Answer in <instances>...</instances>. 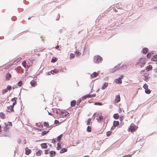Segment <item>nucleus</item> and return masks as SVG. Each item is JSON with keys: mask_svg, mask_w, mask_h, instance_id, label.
<instances>
[{"mask_svg": "<svg viewBox=\"0 0 157 157\" xmlns=\"http://www.w3.org/2000/svg\"><path fill=\"white\" fill-rule=\"evenodd\" d=\"M56 113L60 117H65L66 116L69 115V113L67 111L65 110L62 111L59 109H57Z\"/></svg>", "mask_w": 157, "mask_h": 157, "instance_id": "nucleus-1", "label": "nucleus"}, {"mask_svg": "<svg viewBox=\"0 0 157 157\" xmlns=\"http://www.w3.org/2000/svg\"><path fill=\"white\" fill-rule=\"evenodd\" d=\"M146 59L145 58H140L137 62L136 64L138 65L141 67L144 66L145 64Z\"/></svg>", "mask_w": 157, "mask_h": 157, "instance_id": "nucleus-2", "label": "nucleus"}, {"mask_svg": "<svg viewBox=\"0 0 157 157\" xmlns=\"http://www.w3.org/2000/svg\"><path fill=\"white\" fill-rule=\"evenodd\" d=\"M102 58L99 55H96L94 57V61L96 63H99L102 61Z\"/></svg>", "mask_w": 157, "mask_h": 157, "instance_id": "nucleus-3", "label": "nucleus"}, {"mask_svg": "<svg viewBox=\"0 0 157 157\" xmlns=\"http://www.w3.org/2000/svg\"><path fill=\"white\" fill-rule=\"evenodd\" d=\"M5 126L4 127L3 129L5 131H9V129L10 128V127L12 126V123L9 121L5 123Z\"/></svg>", "mask_w": 157, "mask_h": 157, "instance_id": "nucleus-4", "label": "nucleus"}, {"mask_svg": "<svg viewBox=\"0 0 157 157\" xmlns=\"http://www.w3.org/2000/svg\"><path fill=\"white\" fill-rule=\"evenodd\" d=\"M129 131L132 132H134L137 129L136 127H135V125L133 124H131L128 129Z\"/></svg>", "mask_w": 157, "mask_h": 157, "instance_id": "nucleus-5", "label": "nucleus"}, {"mask_svg": "<svg viewBox=\"0 0 157 157\" xmlns=\"http://www.w3.org/2000/svg\"><path fill=\"white\" fill-rule=\"evenodd\" d=\"M120 67V65L119 64H118L114 68H111L110 69V72L111 73H113L116 71H117Z\"/></svg>", "mask_w": 157, "mask_h": 157, "instance_id": "nucleus-6", "label": "nucleus"}, {"mask_svg": "<svg viewBox=\"0 0 157 157\" xmlns=\"http://www.w3.org/2000/svg\"><path fill=\"white\" fill-rule=\"evenodd\" d=\"M95 96H96L95 94H92V95L89 94H86V95H85L83 96L82 97V99L84 100L86 99L87 98H91L93 97H95Z\"/></svg>", "mask_w": 157, "mask_h": 157, "instance_id": "nucleus-7", "label": "nucleus"}, {"mask_svg": "<svg viewBox=\"0 0 157 157\" xmlns=\"http://www.w3.org/2000/svg\"><path fill=\"white\" fill-rule=\"evenodd\" d=\"M143 76L144 77V78H143V79L146 81L147 80L150 78V77L149 76V74L148 73H144Z\"/></svg>", "mask_w": 157, "mask_h": 157, "instance_id": "nucleus-8", "label": "nucleus"}, {"mask_svg": "<svg viewBox=\"0 0 157 157\" xmlns=\"http://www.w3.org/2000/svg\"><path fill=\"white\" fill-rule=\"evenodd\" d=\"M121 100V98L120 95L118 94L115 97L114 101L115 103H117L119 102Z\"/></svg>", "mask_w": 157, "mask_h": 157, "instance_id": "nucleus-9", "label": "nucleus"}, {"mask_svg": "<svg viewBox=\"0 0 157 157\" xmlns=\"http://www.w3.org/2000/svg\"><path fill=\"white\" fill-rule=\"evenodd\" d=\"M11 77L12 75L11 74L9 73H8L6 75L5 79L6 80L8 81L10 80Z\"/></svg>", "mask_w": 157, "mask_h": 157, "instance_id": "nucleus-10", "label": "nucleus"}, {"mask_svg": "<svg viewBox=\"0 0 157 157\" xmlns=\"http://www.w3.org/2000/svg\"><path fill=\"white\" fill-rule=\"evenodd\" d=\"M99 75L98 73H97L95 72H94L93 74H91L90 75V76L91 78H94L96 77Z\"/></svg>", "mask_w": 157, "mask_h": 157, "instance_id": "nucleus-11", "label": "nucleus"}, {"mask_svg": "<svg viewBox=\"0 0 157 157\" xmlns=\"http://www.w3.org/2000/svg\"><path fill=\"white\" fill-rule=\"evenodd\" d=\"M50 157H53L56 154V152L55 151H51L49 152Z\"/></svg>", "mask_w": 157, "mask_h": 157, "instance_id": "nucleus-12", "label": "nucleus"}, {"mask_svg": "<svg viewBox=\"0 0 157 157\" xmlns=\"http://www.w3.org/2000/svg\"><path fill=\"white\" fill-rule=\"evenodd\" d=\"M121 78L120 77L118 79H116L115 80V81L117 83L121 84L122 83V81L121 79L122 78V76H121Z\"/></svg>", "mask_w": 157, "mask_h": 157, "instance_id": "nucleus-13", "label": "nucleus"}, {"mask_svg": "<svg viewBox=\"0 0 157 157\" xmlns=\"http://www.w3.org/2000/svg\"><path fill=\"white\" fill-rule=\"evenodd\" d=\"M30 84L32 86L35 87L37 85L36 82L34 80H33L30 82Z\"/></svg>", "mask_w": 157, "mask_h": 157, "instance_id": "nucleus-14", "label": "nucleus"}, {"mask_svg": "<svg viewBox=\"0 0 157 157\" xmlns=\"http://www.w3.org/2000/svg\"><path fill=\"white\" fill-rule=\"evenodd\" d=\"M62 144V143L59 142L57 143V147L56 149L57 150H59L61 149V146Z\"/></svg>", "mask_w": 157, "mask_h": 157, "instance_id": "nucleus-15", "label": "nucleus"}, {"mask_svg": "<svg viewBox=\"0 0 157 157\" xmlns=\"http://www.w3.org/2000/svg\"><path fill=\"white\" fill-rule=\"evenodd\" d=\"M13 107H13V105H10V106H9L7 108H8V109L9 110H10V111H9V112H13L14 111V110L13 109Z\"/></svg>", "mask_w": 157, "mask_h": 157, "instance_id": "nucleus-16", "label": "nucleus"}, {"mask_svg": "<svg viewBox=\"0 0 157 157\" xmlns=\"http://www.w3.org/2000/svg\"><path fill=\"white\" fill-rule=\"evenodd\" d=\"M41 146L42 148L43 149L47 148L48 146L46 143H44L41 144Z\"/></svg>", "mask_w": 157, "mask_h": 157, "instance_id": "nucleus-17", "label": "nucleus"}, {"mask_svg": "<svg viewBox=\"0 0 157 157\" xmlns=\"http://www.w3.org/2000/svg\"><path fill=\"white\" fill-rule=\"evenodd\" d=\"M25 154L27 155H29L31 152V150L29 149L28 148H25Z\"/></svg>", "mask_w": 157, "mask_h": 157, "instance_id": "nucleus-18", "label": "nucleus"}, {"mask_svg": "<svg viewBox=\"0 0 157 157\" xmlns=\"http://www.w3.org/2000/svg\"><path fill=\"white\" fill-rule=\"evenodd\" d=\"M151 60L152 61H157V55H155L151 58Z\"/></svg>", "mask_w": 157, "mask_h": 157, "instance_id": "nucleus-19", "label": "nucleus"}, {"mask_svg": "<svg viewBox=\"0 0 157 157\" xmlns=\"http://www.w3.org/2000/svg\"><path fill=\"white\" fill-rule=\"evenodd\" d=\"M108 84L107 82H105L104 83V85L102 86L101 88L102 90H104V89H105L106 88V87L108 86Z\"/></svg>", "mask_w": 157, "mask_h": 157, "instance_id": "nucleus-20", "label": "nucleus"}, {"mask_svg": "<svg viewBox=\"0 0 157 157\" xmlns=\"http://www.w3.org/2000/svg\"><path fill=\"white\" fill-rule=\"evenodd\" d=\"M76 101L75 100H73L71 102V105L72 107L75 106L76 105Z\"/></svg>", "mask_w": 157, "mask_h": 157, "instance_id": "nucleus-21", "label": "nucleus"}, {"mask_svg": "<svg viewBox=\"0 0 157 157\" xmlns=\"http://www.w3.org/2000/svg\"><path fill=\"white\" fill-rule=\"evenodd\" d=\"M26 61L25 60L22 63V65L25 68H26V67L27 68H29V66L28 65H26Z\"/></svg>", "mask_w": 157, "mask_h": 157, "instance_id": "nucleus-22", "label": "nucleus"}, {"mask_svg": "<svg viewBox=\"0 0 157 157\" xmlns=\"http://www.w3.org/2000/svg\"><path fill=\"white\" fill-rule=\"evenodd\" d=\"M67 149L65 148H63L61 149V150L60 151V153H63L65 152H67Z\"/></svg>", "mask_w": 157, "mask_h": 157, "instance_id": "nucleus-23", "label": "nucleus"}, {"mask_svg": "<svg viewBox=\"0 0 157 157\" xmlns=\"http://www.w3.org/2000/svg\"><path fill=\"white\" fill-rule=\"evenodd\" d=\"M50 72L52 74L54 75V73L55 74L58 73L59 72V71L56 69H54L53 70H52Z\"/></svg>", "mask_w": 157, "mask_h": 157, "instance_id": "nucleus-24", "label": "nucleus"}, {"mask_svg": "<svg viewBox=\"0 0 157 157\" xmlns=\"http://www.w3.org/2000/svg\"><path fill=\"white\" fill-rule=\"evenodd\" d=\"M119 121H115L113 122V125L114 127H116V126H118L119 125Z\"/></svg>", "mask_w": 157, "mask_h": 157, "instance_id": "nucleus-25", "label": "nucleus"}, {"mask_svg": "<svg viewBox=\"0 0 157 157\" xmlns=\"http://www.w3.org/2000/svg\"><path fill=\"white\" fill-rule=\"evenodd\" d=\"M0 117L2 119H5L6 117L5 114L2 113H0Z\"/></svg>", "mask_w": 157, "mask_h": 157, "instance_id": "nucleus-26", "label": "nucleus"}, {"mask_svg": "<svg viewBox=\"0 0 157 157\" xmlns=\"http://www.w3.org/2000/svg\"><path fill=\"white\" fill-rule=\"evenodd\" d=\"M42 152V151L41 150H39L36 153V155L37 156H40Z\"/></svg>", "mask_w": 157, "mask_h": 157, "instance_id": "nucleus-27", "label": "nucleus"}, {"mask_svg": "<svg viewBox=\"0 0 157 157\" xmlns=\"http://www.w3.org/2000/svg\"><path fill=\"white\" fill-rule=\"evenodd\" d=\"M152 68V66L151 65H149L147 67H146V70H147V71H149L151 70Z\"/></svg>", "mask_w": 157, "mask_h": 157, "instance_id": "nucleus-28", "label": "nucleus"}, {"mask_svg": "<svg viewBox=\"0 0 157 157\" xmlns=\"http://www.w3.org/2000/svg\"><path fill=\"white\" fill-rule=\"evenodd\" d=\"M148 52V49L147 48H144L143 50V52L144 54H146Z\"/></svg>", "mask_w": 157, "mask_h": 157, "instance_id": "nucleus-29", "label": "nucleus"}, {"mask_svg": "<svg viewBox=\"0 0 157 157\" xmlns=\"http://www.w3.org/2000/svg\"><path fill=\"white\" fill-rule=\"evenodd\" d=\"M57 61V59L55 57H53L52 58L51 62L52 63H55Z\"/></svg>", "mask_w": 157, "mask_h": 157, "instance_id": "nucleus-30", "label": "nucleus"}, {"mask_svg": "<svg viewBox=\"0 0 157 157\" xmlns=\"http://www.w3.org/2000/svg\"><path fill=\"white\" fill-rule=\"evenodd\" d=\"M86 131L88 132H90L91 131V128L90 126H88L87 128Z\"/></svg>", "mask_w": 157, "mask_h": 157, "instance_id": "nucleus-31", "label": "nucleus"}, {"mask_svg": "<svg viewBox=\"0 0 157 157\" xmlns=\"http://www.w3.org/2000/svg\"><path fill=\"white\" fill-rule=\"evenodd\" d=\"M49 131H43L41 132V135L42 136H44Z\"/></svg>", "mask_w": 157, "mask_h": 157, "instance_id": "nucleus-32", "label": "nucleus"}, {"mask_svg": "<svg viewBox=\"0 0 157 157\" xmlns=\"http://www.w3.org/2000/svg\"><path fill=\"white\" fill-rule=\"evenodd\" d=\"M103 118V117L102 116H100L98 117V121H100L101 120H102Z\"/></svg>", "mask_w": 157, "mask_h": 157, "instance_id": "nucleus-33", "label": "nucleus"}, {"mask_svg": "<svg viewBox=\"0 0 157 157\" xmlns=\"http://www.w3.org/2000/svg\"><path fill=\"white\" fill-rule=\"evenodd\" d=\"M113 117L115 119H117L119 117V115L117 114H115L113 115Z\"/></svg>", "mask_w": 157, "mask_h": 157, "instance_id": "nucleus-34", "label": "nucleus"}, {"mask_svg": "<svg viewBox=\"0 0 157 157\" xmlns=\"http://www.w3.org/2000/svg\"><path fill=\"white\" fill-rule=\"evenodd\" d=\"M62 136H63L62 135H59V136H58V138L57 139V140L59 141H60V140H61V139L62 137Z\"/></svg>", "mask_w": 157, "mask_h": 157, "instance_id": "nucleus-35", "label": "nucleus"}, {"mask_svg": "<svg viewBox=\"0 0 157 157\" xmlns=\"http://www.w3.org/2000/svg\"><path fill=\"white\" fill-rule=\"evenodd\" d=\"M151 53H147V58L148 59L150 58L151 56Z\"/></svg>", "mask_w": 157, "mask_h": 157, "instance_id": "nucleus-36", "label": "nucleus"}, {"mask_svg": "<svg viewBox=\"0 0 157 157\" xmlns=\"http://www.w3.org/2000/svg\"><path fill=\"white\" fill-rule=\"evenodd\" d=\"M22 84V81H20L17 83L18 86H21Z\"/></svg>", "mask_w": 157, "mask_h": 157, "instance_id": "nucleus-37", "label": "nucleus"}, {"mask_svg": "<svg viewBox=\"0 0 157 157\" xmlns=\"http://www.w3.org/2000/svg\"><path fill=\"white\" fill-rule=\"evenodd\" d=\"M75 54L78 56H79L81 54V53L79 52L76 51Z\"/></svg>", "mask_w": 157, "mask_h": 157, "instance_id": "nucleus-38", "label": "nucleus"}, {"mask_svg": "<svg viewBox=\"0 0 157 157\" xmlns=\"http://www.w3.org/2000/svg\"><path fill=\"white\" fill-rule=\"evenodd\" d=\"M112 131H109L106 132V135L107 136H109L112 134Z\"/></svg>", "mask_w": 157, "mask_h": 157, "instance_id": "nucleus-39", "label": "nucleus"}, {"mask_svg": "<svg viewBox=\"0 0 157 157\" xmlns=\"http://www.w3.org/2000/svg\"><path fill=\"white\" fill-rule=\"evenodd\" d=\"M43 124L45 127H48L49 126L48 123V122H45Z\"/></svg>", "mask_w": 157, "mask_h": 157, "instance_id": "nucleus-40", "label": "nucleus"}, {"mask_svg": "<svg viewBox=\"0 0 157 157\" xmlns=\"http://www.w3.org/2000/svg\"><path fill=\"white\" fill-rule=\"evenodd\" d=\"M70 59H72L74 58L75 57V55L74 54L72 53L70 55Z\"/></svg>", "mask_w": 157, "mask_h": 157, "instance_id": "nucleus-41", "label": "nucleus"}, {"mask_svg": "<svg viewBox=\"0 0 157 157\" xmlns=\"http://www.w3.org/2000/svg\"><path fill=\"white\" fill-rule=\"evenodd\" d=\"M145 92L147 94H149L151 93V91L150 90L147 89V90H145Z\"/></svg>", "mask_w": 157, "mask_h": 157, "instance_id": "nucleus-42", "label": "nucleus"}, {"mask_svg": "<svg viewBox=\"0 0 157 157\" xmlns=\"http://www.w3.org/2000/svg\"><path fill=\"white\" fill-rule=\"evenodd\" d=\"M21 59V57H19V58H18L17 59H16L15 61H14V62H13V63H14L16 62H18L19 61H20Z\"/></svg>", "mask_w": 157, "mask_h": 157, "instance_id": "nucleus-43", "label": "nucleus"}, {"mask_svg": "<svg viewBox=\"0 0 157 157\" xmlns=\"http://www.w3.org/2000/svg\"><path fill=\"white\" fill-rule=\"evenodd\" d=\"M91 120V119L90 118H89L87 121V123L86 124L87 125H89L90 124V121Z\"/></svg>", "mask_w": 157, "mask_h": 157, "instance_id": "nucleus-44", "label": "nucleus"}, {"mask_svg": "<svg viewBox=\"0 0 157 157\" xmlns=\"http://www.w3.org/2000/svg\"><path fill=\"white\" fill-rule=\"evenodd\" d=\"M82 101V99H79V100L77 102V105H78Z\"/></svg>", "mask_w": 157, "mask_h": 157, "instance_id": "nucleus-45", "label": "nucleus"}, {"mask_svg": "<svg viewBox=\"0 0 157 157\" xmlns=\"http://www.w3.org/2000/svg\"><path fill=\"white\" fill-rule=\"evenodd\" d=\"M143 87L145 90H147L148 89V86L147 84H144L143 86Z\"/></svg>", "mask_w": 157, "mask_h": 157, "instance_id": "nucleus-46", "label": "nucleus"}, {"mask_svg": "<svg viewBox=\"0 0 157 157\" xmlns=\"http://www.w3.org/2000/svg\"><path fill=\"white\" fill-rule=\"evenodd\" d=\"M94 104L96 105H102V104L100 102H96L94 103Z\"/></svg>", "mask_w": 157, "mask_h": 157, "instance_id": "nucleus-47", "label": "nucleus"}, {"mask_svg": "<svg viewBox=\"0 0 157 157\" xmlns=\"http://www.w3.org/2000/svg\"><path fill=\"white\" fill-rule=\"evenodd\" d=\"M7 90H11L12 89L11 86L10 85L8 86L7 87Z\"/></svg>", "mask_w": 157, "mask_h": 157, "instance_id": "nucleus-48", "label": "nucleus"}, {"mask_svg": "<svg viewBox=\"0 0 157 157\" xmlns=\"http://www.w3.org/2000/svg\"><path fill=\"white\" fill-rule=\"evenodd\" d=\"M7 92V89H4L2 90V93L3 94H4L6 93Z\"/></svg>", "mask_w": 157, "mask_h": 157, "instance_id": "nucleus-49", "label": "nucleus"}, {"mask_svg": "<svg viewBox=\"0 0 157 157\" xmlns=\"http://www.w3.org/2000/svg\"><path fill=\"white\" fill-rule=\"evenodd\" d=\"M49 149H48L45 150V154H48V151H49Z\"/></svg>", "mask_w": 157, "mask_h": 157, "instance_id": "nucleus-50", "label": "nucleus"}, {"mask_svg": "<svg viewBox=\"0 0 157 157\" xmlns=\"http://www.w3.org/2000/svg\"><path fill=\"white\" fill-rule=\"evenodd\" d=\"M21 69V68L20 67H17V70L18 71H20Z\"/></svg>", "mask_w": 157, "mask_h": 157, "instance_id": "nucleus-51", "label": "nucleus"}, {"mask_svg": "<svg viewBox=\"0 0 157 157\" xmlns=\"http://www.w3.org/2000/svg\"><path fill=\"white\" fill-rule=\"evenodd\" d=\"M132 156V155H124V156H123V157H131Z\"/></svg>", "mask_w": 157, "mask_h": 157, "instance_id": "nucleus-52", "label": "nucleus"}, {"mask_svg": "<svg viewBox=\"0 0 157 157\" xmlns=\"http://www.w3.org/2000/svg\"><path fill=\"white\" fill-rule=\"evenodd\" d=\"M59 123V122L58 121V120H56L55 121V123L56 124H58Z\"/></svg>", "mask_w": 157, "mask_h": 157, "instance_id": "nucleus-53", "label": "nucleus"}, {"mask_svg": "<svg viewBox=\"0 0 157 157\" xmlns=\"http://www.w3.org/2000/svg\"><path fill=\"white\" fill-rule=\"evenodd\" d=\"M16 101H15L13 103L12 105H13V107H14V106L16 104Z\"/></svg>", "mask_w": 157, "mask_h": 157, "instance_id": "nucleus-54", "label": "nucleus"}, {"mask_svg": "<svg viewBox=\"0 0 157 157\" xmlns=\"http://www.w3.org/2000/svg\"><path fill=\"white\" fill-rule=\"evenodd\" d=\"M16 101V100L15 99V98H12L11 99V101Z\"/></svg>", "mask_w": 157, "mask_h": 157, "instance_id": "nucleus-55", "label": "nucleus"}, {"mask_svg": "<svg viewBox=\"0 0 157 157\" xmlns=\"http://www.w3.org/2000/svg\"><path fill=\"white\" fill-rule=\"evenodd\" d=\"M59 48V45H57L56 47H55V48L56 49H58Z\"/></svg>", "mask_w": 157, "mask_h": 157, "instance_id": "nucleus-56", "label": "nucleus"}, {"mask_svg": "<svg viewBox=\"0 0 157 157\" xmlns=\"http://www.w3.org/2000/svg\"><path fill=\"white\" fill-rule=\"evenodd\" d=\"M2 129L1 125H0V133L2 132Z\"/></svg>", "mask_w": 157, "mask_h": 157, "instance_id": "nucleus-57", "label": "nucleus"}, {"mask_svg": "<svg viewBox=\"0 0 157 157\" xmlns=\"http://www.w3.org/2000/svg\"><path fill=\"white\" fill-rule=\"evenodd\" d=\"M144 71V70H142L141 72H140V74H142L143 73Z\"/></svg>", "mask_w": 157, "mask_h": 157, "instance_id": "nucleus-58", "label": "nucleus"}, {"mask_svg": "<svg viewBox=\"0 0 157 157\" xmlns=\"http://www.w3.org/2000/svg\"><path fill=\"white\" fill-rule=\"evenodd\" d=\"M50 72H48V75H50Z\"/></svg>", "mask_w": 157, "mask_h": 157, "instance_id": "nucleus-59", "label": "nucleus"}, {"mask_svg": "<svg viewBox=\"0 0 157 157\" xmlns=\"http://www.w3.org/2000/svg\"><path fill=\"white\" fill-rule=\"evenodd\" d=\"M84 157H89V156H87H87H84Z\"/></svg>", "mask_w": 157, "mask_h": 157, "instance_id": "nucleus-60", "label": "nucleus"}, {"mask_svg": "<svg viewBox=\"0 0 157 157\" xmlns=\"http://www.w3.org/2000/svg\"><path fill=\"white\" fill-rule=\"evenodd\" d=\"M49 113V114H50V115H51V114L50 113Z\"/></svg>", "mask_w": 157, "mask_h": 157, "instance_id": "nucleus-61", "label": "nucleus"}, {"mask_svg": "<svg viewBox=\"0 0 157 157\" xmlns=\"http://www.w3.org/2000/svg\"><path fill=\"white\" fill-rule=\"evenodd\" d=\"M124 66L126 67V65H124Z\"/></svg>", "mask_w": 157, "mask_h": 157, "instance_id": "nucleus-62", "label": "nucleus"}]
</instances>
